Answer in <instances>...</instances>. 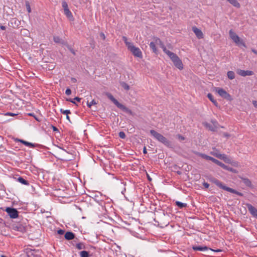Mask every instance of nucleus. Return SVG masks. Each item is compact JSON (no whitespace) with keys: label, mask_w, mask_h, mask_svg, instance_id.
Listing matches in <instances>:
<instances>
[{"label":"nucleus","mask_w":257,"mask_h":257,"mask_svg":"<svg viewBox=\"0 0 257 257\" xmlns=\"http://www.w3.org/2000/svg\"><path fill=\"white\" fill-rule=\"evenodd\" d=\"M163 51L169 57L176 67L180 70L183 69V64L181 60L175 53L167 50L165 46H163Z\"/></svg>","instance_id":"1"},{"label":"nucleus","mask_w":257,"mask_h":257,"mask_svg":"<svg viewBox=\"0 0 257 257\" xmlns=\"http://www.w3.org/2000/svg\"><path fill=\"white\" fill-rule=\"evenodd\" d=\"M209 180L210 182L215 184L219 188L222 189L225 191L237 194L239 196H243V195L242 193L237 191L236 190L232 188L226 186L221 181L214 177H211L209 179Z\"/></svg>","instance_id":"2"},{"label":"nucleus","mask_w":257,"mask_h":257,"mask_svg":"<svg viewBox=\"0 0 257 257\" xmlns=\"http://www.w3.org/2000/svg\"><path fill=\"white\" fill-rule=\"evenodd\" d=\"M104 94L118 108L123 111L124 112L127 113L131 115L133 114L132 111L129 108H127L124 105L119 103L109 92H105Z\"/></svg>","instance_id":"3"},{"label":"nucleus","mask_w":257,"mask_h":257,"mask_svg":"<svg viewBox=\"0 0 257 257\" xmlns=\"http://www.w3.org/2000/svg\"><path fill=\"white\" fill-rule=\"evenodd\" d=\"M150 134L152 135L157 140L161 143L163 144L167 147H170L171 143L167 138L164 137L161 134L158 133L155 130H152L150 131Z\"/></svg>","instance_id":"4"},{"label":"nucleus","mask_w":257,"mask_h":257,"mask_svg":"<svg viewBox=\"0 0 257 257\" xmlns=\"http://www.w3.org/2000/svg\"><path fill=\"white\" fill-rule=\"evenodd\" d=\"M229 36L231 39L238 46L242 45L243 47H246L245 44L243 42L242 40L234 33L232 30H230L229 32Z\"/></svg>","instance_id":"5"},{"label":"nucleus","mask_w":257,"mask_h":257,"mask_svg":"<svg viewBox=\"0 0 257 257\" xmlns=\"http://www.w3.org/2000/svg\"><path fill=\"white\" fill-rule=\"evenodd\" d=\"M215 91L221 97L227 100L231 101L232 99L231 96L223 88L215 87Z\"/></svg>","instance_id":"6"},{"label":"nucleus","mask_w":257,"mask_h":257,"mask_svg":"<svg viewBox=\"0 0 257 257\" xmlns=\"http://www.w3.org/2000/svg\"><path fill=\"white\" fill-rule=\"evenodd\" d=\"M5 211L7 212L10 218L15 219L18 217L19 212L16 208L9 207L6 208Z\"/></svg>","instance_id":"7"},{"label":"nucleus","mask_w":257,"mask_h":257,"mask_svg":"<svg viewBox=\"0 0 257 257\" xmlns=\"http://www.w3.org/2000/svg\"><path fill=\"white\" fill-rule=\"evenodd\" d=\"M134 56L142 58L143 57L142 53L140 49L134 46L133 45L128 49Z\"/></svg>","instance_id":"8"},{"label":"nucleus","mask_w":257,"mask_h":257,"mask_svg":"<svg viewBox=\"0 0 257 257\" xmlns=\"http://www.w3.org/2000/svg\"><path fill=\"white\" fill-rule=\"evenodd\" d=\"M192 249L194 250H198V251H207L209 252H212V251H220L221 250L220 249H216L214 250L211 248H210L206 246H196V245H193L192 246Z\"/></svg>","instance_id":"9"},{"label":"nucleus","mask_w":257,"mask_h":257,"mask_svg":"<svg viewBox=\"0 0 257 257\" xmlns=\"http://www.w3.org/2000/svg\"><path fill=\"white\" fill-rule=\"evenodd\" d=\"M192 30L193 32L195 33L196 37L198 39H201L203 38V36H204L202 32L199 29H198V28H197L195 26H194V27H192Z\"/></svg>","instance_id":"10"},{"label":"nucleus","mask_w":257,"mask_h":257,"mask_svg":"<svg viewBox=\"0 0 257 257\" xmlns=\"http://www.w3.org/2000/svg\"><path fill=\"white\" fill-rule=\"evenodd\" d=\"M246 206L252 216L257 218V209L250 204H247Z\"/></svg>","instance_id":"11"},{"label":"nucleus","mask_w":257,"mask_h":257,"mask_svg":"<svg viewBox=\"0 0 257 257\" xmlns=\"http://www.w3.org/2000/svg\"><path fill=\"white\" fill-rule=\"evenodd\" d=\"M237 73L238 75L241 76H250L253 74V72L250 70H243L239 69L237 70Z\"/></svg>","instance_id":"12"},{"label":"nucleus","mask_w":257,"mask_h":257,"mask_svg":"<svg viewBox=\"0 0 257 257\" xmlns=\"http://www.w3.org/2000/svg\"><path fill=\"white\" fill-rule=\"evenodd\" d=\"M13 227L15 230L22 232H24L26 231V227L21 224H15L13 225Z\"/></svg>","instance_id":"13"},{"label":"nucleus","mask_w":257,"mask_h":257,"mask_svg":"<svg viewBox=\"0 0 257 257\" xmlns=\"http://www.w3.org/2000/svg\"><path fill=\"white\" fill-rule=\"evenodd\" d=\"M26 252L27 257H35L37 254V252H38V251L30 248H27Z\"/></svg>","instance_id":"14"},{"label":"nucleus","mask_w":257,"mask_h":257,"mask_svg":"<svg viewBox=\"0 0 257 257\" xmlns=\"http://www.w3.org/2000/svg\"><path fill=\"white\" fill-rule=\"evenodd\" d=\"M64 237L65 239L68 240H72L75 238V235L73 232L71 231H67L65 233Z\"/></svg>","instance_id":"15"},{"label":"nucleus","mask_w":257,"mask_h":257,"mask_svg":"<svg viewBox=\"0 0 257 257\" xmlns=\"http://www.w3.org/2000/svg\"><path fill=\"white\" fill-rule=\"evenodd\" d=\"M239 178L241 179L243 183L247 187H252V183L251 181L247 178H244L243 177L239 176Z\"/></svg>","instance_id":"16"},{"label":"nucleus","mask_w":257,"mask_h":257,"mask_svg":"<svg viewBox=\"0 0 257 257\" xmlns=\"http://www.w3.org/2000/svg\"><path fill=\"white\" fill-rule=\"evenodd\" d=\"M15 179L18 181L19 182L21 183V184L28 186L30 185L29 182L26 180H25L24 178L22 177H19L18 178H15Z\"/></svg>","instance_id":"17"},{"label":"nucleus","mask_w":257,"mask_h":257,"mask_svg":"<svg viewBox=\"0 0 257 257\" xmlns=\"http://www.w3.org/2000/svg\"><path fill=\"white\" fill-rule=\"evenodd\" d=\"M218 157V159L223 160L226 163H231V159H229L225 154H222V155H219Z\"/></svg>","instance_id":"18"},{"label":"nucleus","mask_w":257,"mask_h":257,"mask_svg":"<svg viewBox=\"0 0 257 257\" xmlns=\"http://www.w3.org/2000/svg\"><path fill=\"white\" fill-rule=\"evenodd\" d=\"M197 155L199 157H201L202 158L206 160H210L212 161V160L213 159V157L209 156L207 155H205L204 154L200 153H197Z\"/></svg>","instance_id":"19"},{"label":"nucleus","mask_w":257,"mask_h":257,"mask_svg":"<svg viewBox=\"0 0 257 257\" xmlns=\"http://www.w3.org/2000/svg\"><path fill=\"white\" fill-rule=\"evenodd\" d=\"M53 40L56 43H60L64 45L66 44V42L58 36H54Z\"/></svg>","instance_id":"20"},{"label":"nucleus","mask_w":257,"mask_h":257,"mask_svg":"<svg viewBox=\"0 0 257 257\" xmlns=\"http://www.w3.org/2000/svg\"><path fill=\"white\" fill-rule=\"evenodd\" d=\"M207 97L216 107H219L218 103L216 100L214 99L213 96L211 93H208L207 94Z\"/></svg>","instance_id":"21"},{"label":"nucleus","mask_w":257,"mask_h":257,"mask_svg":"<svg viewBox=\"0 0 257 257\" xmlns=\"http://www.w3.org/2000/svg\"><path fill=\"white\" fill-rule=\"evenodd\" d=\"M76 248L79 250L86 249V245L84 242H80L75 245Z\"/></svg>","instance_id":"22"},{"label":"nucleus","mask_w":257,"mask_h":257,"mask_svg":"<svg viewBox=\"0 0 257 257\" xmlns=\"http://www.w3.org/2000/svg\"><path fill=\"white\" fill-rule=\"evenodd\" d=\"M64 14L66 15V16L67 17L68 19H69L70 20L72 21L73 20L74 18L72 15V13L71 11L68 9L64 11Z\"/></svg>","instance_id":"23"},{"label":"nucleus","mask_w":257,"mask_h":257,"mask_svg":"<svg viewBox=\"0 0 257 257\" xmlns=\"http://www.w3.org/2000/svg\"><path fill=\"white\" fill-rule=\"evenodd\" d=\"M228 3H229L233 6L239 8L240 7V4L237 2V0H226Z\"/></svg>","instance_id":"24"},{"label":"nucleus","mask_w":257,"mask_h":257,"mask_svg":"<svg viewBox=\"0 0 257 257\" xmlns=\"http://www.w3.org/2000/svg\"><path fill=\"white\" fill-rule=\"evenodd\" d=\"M203 124L206 128H208L211 131H213V132L215 131L216 128V126L215 125H214V126H213L210 123L206 122L203 123Z\"/></svg>","instance_id":"25"},{"label":"nucleus","mask_w":257,"mask_h":257,"mask_svg":"<svg viewBox=\"0 0 257 257\" xmlns=\"http://www.w3.org/2000/svg\"><path fill=\"white\" fill-rule=\"evenodd\" d=\"M90 254L89 251L82 250L79 252L80 257H89Z\"/></svg>","instance_id":"26"},{"label":"nucleus","mask_w":257,"mask_h":257,"mask_svg":"<svg viewBox=\"0 0 257 257\" xmlns=\"http://www.w3.org/2000/svg\"><path fill=\"white\" fill-rule=\"evenodd\" d=\"M150 47L152 50L153 52L156 54L158 53V50L156 46L155 43L154 42H151L150 44Z\"/></svg>","instance_id":"27"},{"label":"nucleus","mask_w":257,"mask_h":257,"mask_svg":"<svg viewBox=\"0 0 257 257\" xmlns=\"http://www.w3.org/2000/svg\"><path fill=\"white\" fill-rule=\"evenodd\" d=\"M223 169L235 174L238 173L237 170L231 167H230L226 165H225V167L223 168Z\"/></svg>","instance_id":"28"},{"label":"nucleus","mask_w":257,"mask_h":257,"mask_svg":"<svg viewBox=\"0 0 257 257\" xmlns=\"http://www.w3.org/2000/svg\"><path fill=\"white\" fill-rule=\"evenodd\" d=\"M122 39L127 46L128 49L133 45L132 43L128 42L127 39L125 36H123Z\"/></svg>","instance_id":"29"},{"label":"nucleus","mask_w":257,"mask_h":257,"mask_svg":"<svg viewBox=\"0 0 257 257\" xmlns=\"http://www.w3.org/2000/svg\"><path fill=\"white\" fill-rule=\"evenodd\" d=\"M212 162L216 164V165H218L219 166L221 167L223 169V168L225 167V164L221 162L220 161H218V160L215 159L213 158L212 160Z\"/></svg>","instance_id":"30"},{"label":"nucleus","mask_w":257,"mask_h":257,"mask_svg":"<svg viewBox=\"0 0 257 257\" xmlns=\"http://www.w3.org/2000/svg\"><path fill=\"white\" fill-rule=\"evenodd\" d=\"M176 205L180 209H182L183 208H185L187 206L186 203H182L180 201H176Z\"/></svg>","instance_id":"31"},{"label":"nucleus","mask_w":257,"mask_h":257,"mask_svg":"<svg viewBox=\"0 0 257 257\" xmlns=\"http://www.w3.org/2000/svg\"><path fill=\"white\" fill-rule=\"evenodd\" d=\"M154 40H155V43H156L157 44H159L161 48L163 49V46H165L163 44V42L161 41V40L158 38H157V37H155L154 38Z\"/></svg>","instance_id":"32"},{"label":"nucleus","mask_w":257,"mask_h":257,"mask_svg":"<svg viewBox=\"0 0 257 257\" xmlns=\"http://www.w3.org/2000/svg\"><path fill=\"white\" fill-rule=\"evenodd\" d=\"M154 40H155V43H156L157 44H159L161 48L163 49V46H165L163 44V42L161 41V40L158 38H157V37H155L154 38Z\"/></svg>","instance_id":"33"},{"label":"nucleus","mask_w":257,"mask_h":257,"mask_svg":"<svg viewBox=\"0 0 257 257\" xmlns=\"http://www.w3.org/2000/svg\"><path fill=\"white\" fill-rule=\"evenodd\" d=\"M227 77L230 80L233 79L235 78L234 72L232 71H228Z\"/></svg>","instance_id":"34"},{"label":"nucleus","mask_w":257,"mask_h":257,"mask_svg":"<svg viewBox=\"0 0 257 257\" xmlns=\"http://www.w3.org/2000/svg\"><path fill=\"white\" fill-rule=\"evenodd\" d=\"M120 85L125 90H128L130 89V86L124 82H120Z\"/></svg>","instance_id":"35"},{"label":"nucleus","mask_w":257,"mask_h":257,"mask_svg":"<svg viewBox=\"0 0 257 257\" xmlns=\"http://www.w3.org/2000/svg\"><path fill=\"white\" fill-rule=\"evenodd\" d=\"M66 47L67 48V49L74 55H76V53H75V50L72 48L71 46H70L69 45H68L67 43L65 45Z\"/></svg>","instance_id":"36"},{"label":"nucleus","mask_w":257,"mask_h":257,"mask_svg":"<svg viewBox=\"0 0 257 257\" xmlns=\"http://www.w3.org/2000/svg\"><path fill=\"white\" fill-rule=\"evenodd\" d=\"M28 115L33 117L37 121H41V119L38 117L34 113H29L28 114Z\"/></svg>","instance_id":"37"},{"label":"nucleus","mask_w":257,"mask_h":257,"mask_svg":"<svg viewBox=\"0 0 257 257\" xmlns=\"http://www.w3.org/2000/svg\"><path fill=\"white\" fill-rule=\"evenodd\" d=\"M15 142H21V143H22L23 144L25 145V146H27V144H28V142H27L25 140H21V139H15Z\"/></svg>","instance_id":"38"},{"label":"nucleus","mask_w":257,"mask_h":257,"mask_svg":"<svg viewBox=\"0 0 257 257\" xmlns=\"http://www.w3.org/2000/svg\"><path fill=\"white\" fill-rule=\"evenodd\" d=\"M26 7L27 10L28 12V13H30L31 12V9L30 5L28 1L26 2Z\"/></svg>","instance_id":"39"},{"label":"nucleus","mask_w":257,"mask_h":257,"mask_svg":"<svg viewBox=\"0 0 257 257\" xmlns=\"http://www.w3.org/2000/svg\"><path fill=\"white\" fill-rule=\"evenodd\" d=\"M97 104V103L96 102V101L94 100H92L90 102L88 101L87 102V105L88 107L89 108H90L92 105H94V104Z\"/></svg>","instance_id":"40"},{"label":"nucleus","mask_w":257,"mask_h":257,"mask_svg":"<svg viewBox=\"0 0 257 257\" xmlns=\"http://www.w3.org/2000/svg\"><path fill=\"white\" fill-rule=\"evenodd\" d=\"M60 112L64 114H66V115L71 113V111L70 110H63V109H60Z\"/></svg>","instance_id":"41"},{"label":"nucleus","mask_w":257,"mask_h":257,"mask_svg":"<svg viewBox=\"0 0 257 257\" xmlns=\"http://www.w3.org/2000/svg\"><path fill=\"white\" fill-rule=\"evenodd\" d=\"M38 146H39V145H38V144H33V143H31L30 142H28L27 146L29 147L30 148H35Z\"/></svg>","instance_id":"42"},{"label":"nucleus","mask_w":257,"mask_h":257,"mask_svg":"<svg viewBox=\"0 0 257 257\" xmlns=\"http://www.w3.org/2000/svg\"><path fill=\"white\" fill-rule=\"evenodd\" d=\"M118 136L121 139H124L126 138V135L123 132H120L118 134Z\"/></svg>","instance_id":"43"},{"label":"nucleus","mask_w":257,"mask_h":257,"mask_svg":"<svg viewBox=\"0 0 257 257\" xmlns=\"http://www.w3.org/2000/svg\"><path fill=\"white\" fill-rule=\"evenodd\" d=\"M62 7L63 8L64 11H65L66 10L69 9L67 3L66 2H63Z\"/></svg>","instance_id":"44"},{"label":"nucleus","mask_w":257,"mask_h":257,"mask_svg":"<svg viewBox=\"0 0 257 257\" xmlns=\"http://www.w3.org/2000/svg\"><path fill=\"white\" fill-rule=\"evenodd\" d=\"M71 90L70 88H67L65 91V93L67 95H70L71 94Z\"/></svg>","instance_id":"45"},{"label":"nucleus","mask_w":257,"mask_h":257,"mask_svg":"<svg viewBox=\"0 0 257 257\" xmlns=\"http://www.w3.org/2000/svg\"><path fill=\"white\" fill-rule=\"evenodd\" d=\"M99 36L103 40H105V36L103 32H100L99 33Z\"/></svg>","instance_id":"46"},{"label":"nucleus","mask_w":257,"mask_h":257,"mask_svg":"<svg viewBox=\"0 0 257 257\" xmlns=\"http://www.w3.org/2000/svg\"><path fill=\"white\" fill-rule=\"evenodd\" d=\"M64 232H65V231L63 229H60L57 230L58 234H59L60 235L63 234L64 233Z\"/></svg>","instance_id":"47"},{"label":"nucleus","mask_w":257,"mask_h":257,"mask_svg":"<svg viewBox=\"0 0 257 257\" xmlns=\"http://www.w3.org/2000/svg\"><path fill=\"white\" fill-rule=\"evenodd\" d=\"M211 154L216 157V158H218V157L219 155H222V154H219V153H216V152H211Z\"/></svg>","instance_id":"48"},{"label":"nucleus","mask_w":257,"mask_h":257,"mask_svg":"<svg viewBox=\"0 0 257 257\" xmlns=\"http://www.w3.org/2000/svg\"><path fill=\"white\" fill-rule=\"evenodd\" d=\"M66 100L67 101L71 102H72L73 104H76V102L75 101V100H74V99H72L71 98H66Z\"/></svg>","instance_id":"49"},{"label":"nucleus","mask_w":257,"mask_h":257,"mask_svg":"<svg viewBox=\"0 0 257 257\" xmlns=\"http://www.w3.org/2000/svg\"><path fill=\"white\" fill-rule=\"evenodd\" d=\"M6 115H9V116H16L17 115V114H16V113H12V112H7L5 114Z\"/></svg>","instance_id":"50"},{"label":"nucleus","mask_w":257,"mask_h":257,"mask_svg":"<svg viewBox=\"0 0 257 257\" xmlns=\"http://www.w3.org/2000/svg\"><path fill=\"white\" fill-rule=\"evenodd\" d=\"M51 127L54 132H59V130L57 127H56L53 125H51Z\"/></svg>","instance_id":"51"},{"label":"nucleus","mask_w":257,"mask_h":257,"mask_svg":"<svg viewBox=\"0 0 257 257\" xmlns=\"http://www.w3.org/2000/svg\"><path fill=\"white\" fill-rule=\"evenodd\" d=\"M230 164L234 167H237L238 166V163L236 161L231 162V163H230Z\"/></svg>","instance_id":"52"},{"label":"nucleus","mask_w":257,"mask_h":257,"mask_svg":"<svg viewBox=\"0 0 257 257\" xmlns=\"http://www.w3.org/2000/svg\"><path fill=\"white\" fill-rule=\"evenodd\" d=\"M203 185L205 188H208L209 186V184L208 183L205 182L203 183Z\"/></svg>","instance_id":"53"},{"label":"nucleus","mask_w":257,"mask_h":257,"mask_svg":"<svg viewBox=\"0 0 257 257\" xmlns=\"http://www.w3.org/2000/svg\"><path fill=\"white\" fill-rule=\"evenodd\" d=\"M178 137L179 138V140H184L185 138L184 137H183L182 136H181V135H178Z\"/></svg>","instance_id":"54"},{"label":"nucleus","mask_w":257,"mask_h":257,"mask_svg":"<svg viewBox=\"0 0 257 257\" xmlns=\"http://www.w3.org/2000/svg\"><path fill=\"white\" fill-rule=\"evenodd\" d=\"M252 104H253V106L257 108V101L253 100Z\"/></svg>","instance_id":"55"},{"label":"nucleus","mask_w":257,"mask_h":257,"mask_svg":"<svg viewBox=\"0 0 257 257\" xmlns=\"http://www.w3.org/2000/svg\"><path fill=\"white\" fill-rule=\"evenodd\" d=\"M81 99L78 97H75L74 98V100H76L78 102H79Z\"/></svg>","instance_id":"56"},{"label":"nucleus","mask_w":257,"mask_h":257,"mask_svg":"<svg viewBox=\"0 0 257 257\" xmlns=\"http://www.w3.org/2000/svg\"><path fill=\"white\" fill-rule=\"evenodd\" d=\"M143 153L144 154H147V148H146V147H144V148H143Z\"/></svg>","instance_id":"57"},{"label":"nucleus","mask_w":257,"mask_h":257,"mask_svg":"<svg viewBox=\"0 0 257 257\" xmlns=\"http://www.w3.org/2000/svg\"><path fill=\"white\" fill-rule=\"evenodd\" d=\"M71 81L73 83H76L77 82V79L75 78H71Z\"/></svg>","instance_id":"58"},{"label":"nucleus","mask_w":257,"mask_h":257,"mask_svg":"<svg viewBox=\"0 0 257 257\" xmlns=\"http://www.w3.org/2000/svg\"><path fill=\"white\" fill-rule=\"evenodd\" d=\"M251 51L255 54H256L257 55V50L254 49H251Z\"/></svg>","instance_id":"59"},{"label":"nucleus","mask_w":257,"mask_h":257,"mask_svg":"<svg viewBox=\"0 0 257 257\" xmlns=\"http://www.w3.org/2000/svg\"><path fill=\"white\" fill-rule=\"evenodd\" d=\"M0 29L2 30H5L6 28L5 26H0Z\"/></svg>","instance_id":"60"},{"label":"nucleus","mask_w":257,"mask_h":257,"mask_svg":"<svg viewBox=\"0 0 257 257\" xmlns=\"http://www.w3.org/2000/svg\"><path fill=\"white\" fill-rule=\"evenodd\" d=\"M66 119L68 120L69 121H70V117L68 115H66Z\"/></svg>","instance_id":"61"},{"label":"nucleus","mask_w":257,"mask_h":257,"mask_svg":"<svg viewBox=\"0 0 257 257\" xmlns=\"http://www.w3.org/2000/svg\"><path fill=\"white\" fill-rule=\"evenodd\" d=\"M147 177H148V180H150V181H151L152 179L151 178V177L148 175Z\"/></svg>","instance_id":"62"},{"label":"nucleus","mask_w":257,"mask_h":257,"mask_svg":"<svg viewBox=\"0 0 257 257\" xmlns=\"http://www.w3.org/2000/svg\"><path fill=\"white\" fill-rule=\"evenodd\" d=\"M177 173H178V174H181V172H180V171H178V172H177Z\"/></svg>","instance_id":"63"},{"label":"nucleus","mask_w":257,"mask_h":257,"mask_svg":"<svg viewBox=\"0 0 257 257\" xmlns=\"http://www.w3.org/2000/svg\"><path fill=\"white\" fill-rule=\"evenodd\" d=\"M207 253V254H206V255H207V256H209V252H207V253Z\"/></svg>","instance_id":"64"}]
</instances>
